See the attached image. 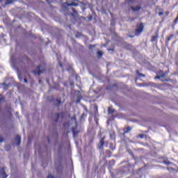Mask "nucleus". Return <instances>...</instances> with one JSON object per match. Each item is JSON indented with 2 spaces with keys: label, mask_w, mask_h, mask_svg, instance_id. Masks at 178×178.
<instances>
[{
  "label": "nucleus",
  "mask_w": 178,
  "mask_h": 178,
  "mask_svg": "<svg viewBox=\"0 0 178 178\" xmlns=\"http://www.w3.org/2000/svg\"><path fill=\"white\" fill-rule=\"evenodd\" d=\"M131 166L130 165H127L126 166H124L122 169L120 171V173L121 175H124V173H129L130 172V168Z\"/></svg>",
  "instance_id": "3"
},
{
  "label": "nucleus",
  "mask_w": 178,
  "mask_h": 178,
  "mask_svg": "<svg viewBox=\"0 0 178 178\" xmlns=\"http://www.w3.org/2000/svg\"><path fill=\"white\" fill-rule=\"evenodd\" d=\"M126 2H128V3H133V0H125Z\"/></svg>",
  "instance_id": "28"
},
{
  "label": "nucleus",
  "mask_w": 178,
  "mask_h": 178,
  "mask_svg": "<svg viewBox=\"0 0 178 178\" xmlns=\"http://www.w3.org/2000/svg\"><path fill=\"white\" fill-rule=\"evenodd\" d=\"M136 74H138V77H145V74L140 73L138 71H136Z\"/></svg>",
  "instance_id": "19"
},
{
  "label": "nucleus",
  "mask_w": 178,
  "mask_h": 178,
  "mask_svg": "<svg viewBox=\"0 0 178 178\" xmlns=\"http://www.w3.org/2000/svg\"><path fill=\"white\" fill-rule=\"evenodd\" d=\"M3 138L0 137V143H3Z\"/></svg>",
  "instance_id": "31"
},
{
  "label": "nucleus",
  "mask_w": 178,
  "mask_h": 178,
  "mask_svg": "<svg viewBox=\"0 0 178 178\" xmlns=\"http://www.w3.org/2000/svg\"><path fill=\"white\" fill-rule=\"evenodd\" d=\"M97 54L98 58H102V55H103L102 51H97Z\"/></svg>",
  "instance_id": "18"
},
{
  "label": "nucleus",
  "mask_w": 178,
  "mask_h": 178,
  "mask_svg": "<svg viewBox=\"0 0 178 178\" xmlns=\"http://www.w3.org/2000/svg\"><path fill=\"white\" fill-rule=\"evenodd\" d=\"M97 47V45L95 44H90L88 47L89 49H92V48H95Z\"/></svg>",
  "instance_id": "21"
},
{
  "label": "nucleus",
  "mask_w": 178,
  "mask_h": 178,
  "mask_svg": "<svg viewBox=\"0 0 178 178\" xmlns=\"http://www.w3.org/2000/svg\"><path fill=\"white\" fill-rule=\"evenodd\" d=\"M39 83H41V79L39 80Z\"/></svg>",
  "instance_id": "45"
},
{
  "label": "nucleus",
  "mask_w": 178,
  "mask_h": 178,
  "mask_svg": "<svg viewBox=\"0 0 178 178\" xmlns=\"http://www.w3.org/2000/svg\"><path fill=\"white\" fill-rule=\"evenodd\" d=\"M77 102H80V100H77Z\"/></svg>",
  "instance_id": "46"
},
{
  "label": "nucleus",
  "mask_w": 178,
  "mask_h": 178,
  "mask_svg": "<svg viewBox=\"0 0 178 178\" xmlns=\"http://www.w3.org/2000/svg\"><path fill=\"white\" fill-rule=\"evenodd\" d=\"M2 101H3V98L0 97V104H1V103L2 102Z\"/></svg>",
  "instance_id": "38"
},
{
  "label": "nucleus",
  "mask_w": 178,
  "mask_h": 178,
  "mask_svg": "<svg viewBox=\"0 0 178 178\" xmlns=\"http://www.w3.org/2000/svg\"><path fill=\"white\" fill-rule=\"evenodd\" d=\"M131 127H127V128L124 129V134H127V133H129V131H131Z\"/></svg>",
  "instance_id": "14"
},
{
  "label": "nucleus",
  "mask_w": 178,
  "mask_h": 178,
  "mask_svg": "<svg viewBox=\"0 0 178 178\" xmlns=\"http://www.w3.org/2000/svg\"><path fill=\"white\" fill-rule=\"evenodd\" d=\"M110 138L111 140H113V138H115V132L110 134Z\"/></svg>",
  "instance_id": "22"
},
{
  "label": "nucleus",
  "mask_w": 178,
  "mask_h": 178,
  "mask_svg": "<svg viewBox=\"0 0 178 178\" xmlns=\"http://www.w3.org/2000/svg\"><path fill=\"white\" fill-rule=\"evenodd\" d=\"M131 9H132L133 10H134V6H131Z\"/></svg>",
  "instance_id": "43"
},
{
  "label": "nucleus",
  "mask_w": 178,
  "mask_h": 178,
  "mask_svg": "<svg viewBox=\"0 0 178 178\" xmlns=\"http://www.w3.org/2000/svg\"><path fill=\"white\" fill-rule=\"evenodd\" d=\"M0 176H1L2 178L8 177V175H6V172H5V168H0Z\"/></svg>",
  "instance_id": "8"
},
{
  "label": "nucleus",
  "mask_w": 178,
  "mask_h": 178,
  "mask_svg": "<svg viewBox=\"0 0 178 178\" xmlns=\"http://www.w3.org/2000/svg\"><path fill=\"white\" fill-rule=\"evenodd\" d=\"M108 112L111 115V113H115V109H113L112 107H108Z\"/></svg>",
  "instance_id": "15"
},
{
  "label": "nucleus",
  "mask_w": 178,
  "mask_h": 178,
  "mask_svg": "<svg viewBox=\"0 0 178 178\" xmlns=\"http://www.w3.org/2000/svg\"><path fill=\"white\" fill-rule=\"evenodd\" d=\"M60 116H61V118L63 119V118H65V113L61 112V113H56L55 114L56 120H54V122H58V120H59V118H60Z\"/></svg>",
  "instance_id": "5"
},
{
  "label": "nucleus",
  "mask_w": 178,
  "mask_h": 178,
  "mask_svg": "<svg viewBox=\"0 0 178 178\" xmlns=\"http://www.w3.org/2000/svg\"><path fill=\"white\" fill-rule=\"evenodd\" d=\"M64 127H70V123L68 122H65L63 124Z\"/></svg>",
  "instance_id": "20"
},
{
  "label": "nucleus",
  "mask_w": 178,
  "mask_h": 178,
  "mask_svg": "<svg viewBox=\"0 0 178 178\" xmlns=\"http://www.w3.org/2000/svg\"><path fill=\"white\" fill-rule=\"evenodd\" d=\"M84 118H87V114L83 113L81 116L80 122H83V120H84Z\"/></svg>",
  "instance_id": "16"
},
{
  "label": "nucleus",
  "mask_w": 178,
  "mask_h": 178,
  "mask_svg": "<svg viewBox=\"0 0 178 178\" xmlns=\"http://www.w3.org/2000/svg\"><path fill=\"white\" fill-rule=\"evenodd\" d=\"M164 163H165V165H169V163H169L168 161H164Z\"/></svg>",
  "instance_id": "39"
},
{
  "label": "nucleus",
  "mask_w": 178,
  "mask_h": 178,
  "mask_svg": "<svg viewBox=\"0 0 178 178\" xmlns=\"http://www.w3.org/2000/svg\"><path fill=\"white\" fill-rule=\"evenodd\" d=\"M110 148L113 151L115 149V147H113V145H110Z\"/></svg>",
  "instance_id": "29"
},
{
  "label": "nucleus",
  "mask_w": 178,
  "mask_h": 178,
  "mask_svg": "<svg viewBox=\"0 0 178 178\" xmlns=\"http://www.w3.org/2000/svg\"><path fill=\"white\" fill-rule=\"evenodd\" d=\"M104 144H105V136L102 138L100 141H99V145H98L99 149H104Z\"/></svg>",
  "instance_id": "6"
},
{
  "label": "nucleus",
  "mask_w": 178,
  "mask_h": 178,
  "mask_svg": "<svg viewBox=\"0 0 178 178\" xmlns=\"http://www.w3.org/2000/svg\"><path fill=\"white\" fill-rule=\"evenodd\" d=\"M13 1L12 0H7V1L6 2V5H9L10 3H13Z\"/></svg>",
  "instance_id": "24"
},
{
  "label": "nucleus",
  "mask_w": 178,
  "mask_h": 178,
  "mask_svg": "<svg viewBox=\"0 0 178 178\" xmlns=\"http://www.w3.org/2000/svg\"><path fill=\"white\" fill-rule=\"evenodd\" d=\"M47 140H48V143H50L49 136H47Z\"/></svg>",
  "instance_id": "41"
},
{
  "label": "nucleus",
  "mask_w": 178,
  "mask_h": 178,
  "mask_svg": "<svg viewBox=\"0 0 178 178\" xmlns=\"http://www.w3.org/2000/svg\"><path fill=\"white\" fill-rule=\"evenodd\" d=\"M30 59H29V57H23L22 58H19L18 60V65H21V66H23V63L24 62H26V63H30Z\"/></svg>",
  "instance_id": "4"
},
{
  "label": "nucleus",
  "mask_w": 178,
  "mask_h": 178,
  "mask_svg": "<svg viewBox=\"0 0 178 178\" xmlns=\"http://www.w3.org/2000/svg\"><path fill=\"white\" fill-rule=\"evenodd\" d=\"M106 154L107 158H111V156H112V152L109 149H107L106 151Z\"/></svg>",
  "instance_id": "12"
},
{
  "label": "nucleus",
  "mask_w": 178,
  "mask_h": 178,
  "mask_svg": "<svg viewBox=\"0 0 178 178\" xmlns=\"http://www.w3.org/2000/svg\"><path fill=\"white\" fill-rule=\"evenodd\" d=\"M128 152H129V154H130L131 155H133V152H131V150L129 149V150H128Z\"/></svg>",
  "instance_id": "32"
},
{
  "label": "nucleus",
  "mask_w": 178,
  "mask_h": 178,
  "mask_svg": "<svg viewBox=\"0 0 178 178\" xmlns=\"http://www.w3.org/2000/svg\"><path fill=\"white\" fill-rule=\"evenodd\" d=\"M60 67H63V65H62V63H60Z\"/></svg>",
  "instance_id": "44"
},
{
  "label": "nucleus",
  "mask_w": 178,
  "mask_h": 178,
  "mask_svg": "<svg viewBox=\"0 0 178 178\" xmlns=\"http://www.w3.org/2000/svg\"><path fill=\"white\" fill-rule=\"evenodd\" d=\"M65 5H67V6H79V3L74 2H72L71 3H65Z\"/></svg>",
  "instance_id": "11"
},
{
  "label": "nucleus",
  "mask_w": 178,
  "mask_h": 178,
  "mask_svg": "<svg viewBox=\"0 0 178 178\" xmlns=\"http://www.w3.org/2000/svg\"><path fill=\"white\" fill-rule=\"evenodd\" d=\"M72 13H71L70 15V16H72V17H77L79 16V13L74 9V8H72Z\"/></svg>",
  "instance_id": "9"
},
{
  "label": "nucleus",
  "mask_w": 178,
  "mask_h": 178,
  "mask_svg": "<svg viewBox=\"0 0 178 178\" xmlns=\"http://www.w3.org/2000/svg\"><path fill=\"white\" fill-rule=\"evenodd\" d=\"M8 110V118H12L13 115H12V108L8 107L7 108Z\"/></svg>",
  "instance_id": "13"
},
{
  "label": "nucleus",
  "mask_w": 178,
  "mask_h": 178,
  "mask_svg": "<svg viewBox=\"0 0 178 178\" xmlns=\"http://www.w3.org/2000/svg\"><path fill=\"white\" fill-rule=\"evenodd\" d=\"M72 132L73 134L74 137H76V136H77L80 133V131H76V127H72Z\"/></svg>",
  "instance_id": "10"
},
{
  "label": "nucleus",
  "mask_w": 178,
  "mask_h": 178,
  "mask_svg": "<svg viewBox=\"0 0 178 178\" xmlns=\"http://www.w3.org/2000/svg\"><path fill=\"white\" fill-rule=\"evenodd\" d=\"M127 37H130L131 38H133V37H134V35H128Z\"/></svg>",
  "instance_id": "33"
},
{
  "label": "nucleus",
  "mask_w": 178,
  "mask_h": 178,
  "mask_svg": "<svg viewBox=\"0 0 178 178\" xmlns=\"http://www.w3.org/2000/svg\"><path fill=\"white\" fill-rule=\"evenodd\" d=\"M57 105H60L62 104V100L60 99H57L56 100Z\"/></svg>",
  "instance_id": "23"
},
{
  "label": "nucleus",
  "mask_w": 178,
  "mask_h": 178,
  "mask_svg": "<svg viewBox=\"0 0 178 178\" xmlns=\"http://www.w3.org/2000/svg\"><path fill=\"white\" fill-rule=\"evenodd\" d=\"M47 70V67L44 64L43 65H39L36 67V69L35 70L32 71V73L37 76H40Z\"/></svg>",
  "instance_id": "1"
},
{
  "label": "nucleus",
  "mask_w": 178,
  "mask_h": 178,
  "mask_svg": "<svg viewBox=\"0 0 178 178\" xmlns=\"http://www.w3.org/2000/svg\"><path fill=\"white\" fill-rule=\"evenodd\" d=\"M162 15H163V12L159 13V16H162Z\"/></svg>",
  "instance_id": "34"
},
{
  "label": "nucleus",
  "mask_w": 178,
  "mask_h": 178,
  "mask_svg": "<svg viewBox=\"0 0 178 178\" xmlns=\"http://www.w3.org/2000/svg\"><path fill=\"white\" fill-rule=\"evenodd\" d=\"M24 83H28L27 79L24 78Z\"/></svg>",
  "instance_id": "37"
},
{
  "label": "nucleus",
  "mask_w": 178,
  "mask_h": 178,
  "mask_svg": "<svg viewBox=\"0 0 178 178\" xmlns=\"http://www.w3.org/2000/svg\"><path fill=\"white\" fill-rule=\"evenodd\" d=\"M143 30L144 24H143V23L138 24L135 29L134 35L137 36L140 35V34L143 33Z\"/></svg>",
  "instance_id": "2"
},
{
  "label": "nucleus",
  "mask_w": 178,
  "mask_h": 178,
  "mask_svg": "<svg viewBox=\"0 0 178 178\" xmlns=\"http://www.w3.org/2000/svg\"><path fill=\"white\" fill-rule=\"evenodd\" d=\"M173 37H174V35H170L168 38L167 41H170V40H172V38H173Z\"/></svg>",
  "instance_id": "26"
},
{
  "label": "nucleus",
  "mask_w": 178,
  "mask_h": 178,
  "mask_svg": "<svg viewBox=\"0 0 178 178\" xmlns=\"http://www.w3.org/2000/svg\"><path fill=\"white\" fill-rule=\"evenodd\" d=\"M178 22V17L175 20V23H177Z\"/></svg>",
  "instance_id": "42"
},
{
  "label": "nucleus",
  "mask_w": 178,
  "mask_h": 178,
  "mask_svg": "<svg viewBox=\"0 0 178 178\" xmlns=\"http://www.w3.org/2000/svg\"><path fill=\"white\" fill-rule=\"evenodd\" d=\"M140 9H141V7H140V6L135 7V8H134V11H135V12H137V10H140Z\"/></svg>",
  "instance_id": "25"
},
{
  "label": "nucleus",
  "mask_w": 178,
  "mask_h": 178,
  "mask_svg": "<svg viewBox=\"0 0 178 178\" xmlns=\"http://www.w3.org/2000/svg\"><path fill=\"white\" fill-rule=\"evenodd\" d=\"M140 138H144V135H140Z\"/></svg>",
  "instance_id": "40"
},
{
  "label": "nucleus",
  "mask_w": 178,
  "mask_h": 178,
  "mask_svg": "<svg viewBox=\"0 0 178 178\" xmlns=\"http://www.w3.org/2000/svg\"><path fill=\"white\" fill-rule=\"evenodd\" d=\"M110 163H113V165H115V160H112L111 161H110Z\"/></svg>",
  "instance_id": "35"
},
{
  "label": "nucleus",
  "mask_w": 178,
  "mask_h": 178,
  "mask_svg": "<svg viewBox=\"0 0 178 178\" xmlns=\"http://www.w3.org/2000/svg\"><path fill=\"white\" fill-rule=\"evenodd\" d=\"M158 79H161V76H155L156 80H158Z\"/></svg>",
  "instance_id": "36"
},
{
  "label": "nucleus",
  "mask_w": 178,
  "mask_h": 178,
  "mask_svg": "<svg viewBox=\"0 0 178 178\" xmlns=\"http://www.w3.org/2000/svg\"><path fill=\"white\" fill-rule=\"evenodd\" d=\"M15 142L16 145H20V143H22V137L19 135H17L15 138Z\"/></svg>",
  "instance_id": "7"
},
{
  "label": "nucleus",
  "mask_w": 178,
  "mask_h": 178,
  "mask_svg": "<svg viewBox=\"0 0 178 178\" xmlns=\"http://www.w3.org/2000/svg\"><path fill=\"white\" fill-rule=\"evenodd\" d=\"M158 40V35H156L152 38L151 42H154V41H156Z\"/></svg>",
  "instance_id": "17"
},
{
  "label": "nucleus",
  "mask_w": 178,
  "mask_h": 178,
  "mask_svg": "<svg viewBox=\"0 0 178 178\" xmlns=\"http://www.w3.org/2000/svg\"><path fill=\"white\" fill-rule=\"evenodd\" d=\"M71 119H72V120H74L76 123V115H73Z\"/></svg>",
  "instance_id": "27"
},
{
  "label": "nucleus",
  "mask_w": 178,
  "mask_h": 178,
  "mask_svg": "<svg viewBox=\"0 0 178 178\" xmlns=\"http://www.w3.org/2000/svg\"><path fill=\"white\" fill-rule=\"evenodd\" d=\"M19 79L20 80V81H22V80H23V78H22V76L20 75H18Z\"/></svg>",
  "instance_id": "30"
}]
</instances>
